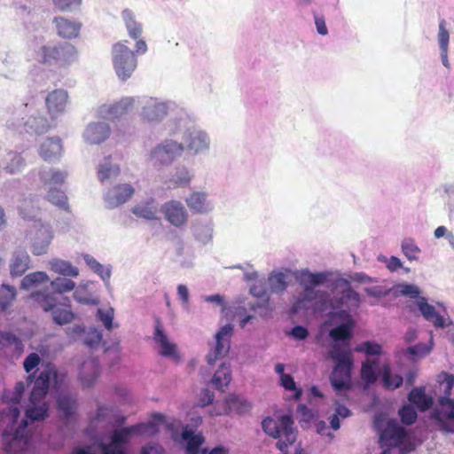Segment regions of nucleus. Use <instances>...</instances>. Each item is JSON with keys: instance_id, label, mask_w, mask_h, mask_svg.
Instances as JSON below:
<instances>
[{"instance_id": "nucleus-1", "label": "nucleus", "mask_w": 454, "mask_h": 454, "mask_svg": "<svg viewBox=\"0 0 454 454\" xmlns=\"http://www.w3.org/2000/svg\"><path fill=\"white\" fill-rule=\"evenodd\" d=\"M26 386L22 381L16 383L14 390H6L3 394V400L8 403V408L0 412V420L4 421L6 418L9 419L8 427L4 431L3 436L4 438V450L8 454H17L19 452L27 450L29 446V437L27 431V418L21 421L20 426L16 428L12 434L13 426L20 417V411L18 408Z\"/></svg>"}, {"instance_id": "nucleus-2", "label": "nucleus", "mask_w": 454, "mask_h": 454, "mask_svg": "<svg viewBox=\"0 0 454 454\" xmlns=\"http://www.w3.org/2000/svg\"><path fill=\"white\" fill-rule=\"evenodd\" d=\"M57 377V369L51 363L42 365L36 378L35 374L28 375L27 381L31 383L34 380V386L29 396V407L25 414L31 421L43 420L48 416L49 406L44 398L48 394L51 382Z\"/></svg>"}, {"instance_id": "nucleus-3", "label": "nucleus", "mask_w": 454, "mask_h": 454, "mask_svg": "<svg viewBox=\"0 0 454 454\" xmlns=\"http://www.w3.org/2000/svg\"><path fill=\"white\" fill-rule=\"evenodd\" d=\"M163 422V415L154 414L151 421L114 430L110 442L100 445V454H127L126 445L131 434L154 435L159 432V426Z\"/></svg>"}, {"instance_id": "nucleus-4", "label": "nucleus", "mask_w": 454, "mask_h": 454, "mask_svg": "<svg viewBox=\"0 0 454 454\" xmlns=\"http://www.w3.org/2000/svg\"><path fill=\"white\" fill-rule=\"evenodd\" d=\"M329 356L335 362L330 375V381L338 393L351 388V370L354 365L352 351L346 344L342 348L340 343H334L329 352Z\"/></svg>"}, {"instance_id": "nucleus-5", "label": "nucleus", "mask_w": 454, "mask_h": 454, "mask_svg": "<svg viewBox=\"0 0 454 454\" xmlns=\"http://www.w3.org/2000/svg\"><path fill=\"white\" fill-rule=\"evenodd\" d=\"M439 389L443 395L438 398V407L434 411V417L447 432L454 431V399L450 395L454 387V375L445 372L438 375Z\"/></svg>"}, {"instance_id": "nucleus-6", "label": "nucleus", "mask_w": 454, "mask_h": 454, "mask_svg": "<svg viewBox=\"0 0 454 454\" xmlns=\"http://www.w3.org/2000/svg\"><path fill=\"white\" fill-rule=\"evenodd\" d=\"M32 299L45 312H51L53 322L63 325L73 321L74 314L70 309V301L67 297L61 300L46 291H36L30 294Z\"/></svg>"}, {"instance_id": "nucleus-7", "label": "nucleus", "mask_w": 454, "mask_h": 454, "mask_svg": "<svg viewBox=\"0 0 454 454\" xmlns=\"http://www.w3.org/2000/svg\"><path fill=\"white\" fill-rule=\"evenodd\" d=\"M294 422L288 415L278 418H266L262 422L263 431L270 436L278 439L277 447L283 454H288L289 445H293L297 438Z\"/></svg>"}, {"instance_id": "nucleus-8", "label": "nucleus", "mask_w": 454, "mask_h": 454, "mask_svg": "<svg viewBox=\"0 0 454 454\" xmlns=\"http://www.w3.org/2000/svg\"><path fill=\"white\" fill-rule=\"evenodd\" d=\"M295 278L301 286H304L303 293L294 303L293 310L297 312L304 307V302L319 300L325 304L329 295L325 291H315L314 286H319L326 281L327 276L324 272L312 273L308 270H302L295 273Z\"/></svg>"}, {"instance_id": "nucleus-9", "label": "nucleus", "mask_w": 454, "mask_h": 454, "mask_svg": "<svg viewBox=\"0 0 454 454\" xmlns=\"http://www.w3.org/2000/svg\"><path fill=\"white\" fill-rule=\"evenodd\" d=\"M38 61L55 68H65L77 59L75 47L69 43H59L56 45H44L38 51Z\"/></svg>"}, {"instance_id": "nucleus-10", "label": "nucleus", "mask_w": 454, "mask_h": 454, "mask_svg": "<svg viewBox=\"0 0 454 454\" xmlns=\"http://www.w3.org/2000/svg\"><path fill=\"white\" fill-rule=\"evenodd\" d=\"M113 63L117 75L121 80H127L137 67V59L134 51L122 43L113 46Z\"/></svg>"}, {"instance_id": "nucleus-11", "label": "nucleus", "mask_w": 454, "mask_h": 454, "mask_svg": "<svg viewBox=\"0 0 454 454\" xmlns=\"http://www.w3.org/2000/svg\"><path fill=\"white\" fill-rule=\"evenodd\" d=\"M232 333L233 327L230 324L221 327L216 333L215 348L207 356V361L209 364H214L229 353Z\"/></svg>"}, {"instance_id": "nucleus-12", "label": "nucleus", "mask_w": 454, "mask_h": 454, "mask_svg": "<svg viewBox=\"0 0 454 454\" xmlns=\"http://www.w3.org/2000/svg\"><path fill=\"white\" fill-rule=\"evenodd\" d=\"M68 99V93L64 89H55L46 95L45 108L51 121H55L66 112Z\"/></svg>"}, {"instance_id": "nucleus-13", "label": "nucleus", "mask_w": 454, "mask_h": 454, "mask_svg": "<svg viewBox=\"0 0 454 454\" xmlns=\"http://www.w3.org/2000/svg\"><path fill=\"white\" fill-rule=\"evenodd\" d=\"M251 405L248 402L241 399L239 396L231 394L229 395L221 405H215L214 411H211V416H222L231 412L242 414L248 411Z\"/></svg>"}, {"instance_id": "nucleus-14", "label": "nucleus", "mask_w": 454, "mask_h": 454, "mask_svg": "<svg viewBox=\"0 0 454 454\" xmlns=\"http://www.w3.org/2000/svg\"><path fill=\"white\" fill-rule=\"evenodd\" d=\"M153 340L158 344L159 354L161 356L170 357L175 360L179 359V356L176 352V346L168 340L167 334L164 333L161 320L159 317L155 319Z\"/></svg>"}, {"instance_id": "nucleus-15", "label": "nucleus", "mask_w": 454, "mask_h": 454, "mask_svg": "<svg viewBox=\"0 0 454 454\" xmlns=\"http://www.w3.org/2000/svg\"><path fill=\"white\" fill-rule=\"evenodd\" d=\"M161 211L165 219L176 227H182L188 221V213L180 201L170 200L163 204Z\"/></svg>"}, {"instance_id": "nucleus-16", "label": "nucleus", "mask_w": 454, "mask_h": 454, "mask_svg": "<svg viewBox=\"0 0 454 454\" xmlns=\"http://www.w3.org/2000/svg\"><path fill=\"white\" fill-rule=\"evenodd\" d=\"M406 435L407 433L403 427L398 426L395 421H390L380 435V446L398 447L404 442Z\"/></svg>"}, {"instance_id": "nucleus-17", "label": "nucleus", "mask_w": 454, "mask_h": 454, "mask_svg": "<svg viewBox=\"0 0 454 454\" xmlns=\"http://www.w3.org/2000/svg\"><path fill=\"white\" fill-rule=\"evenodd\" d=\"M184 151L181 144L169 140L157 146L153 152L152 156L161 163H169L176 157L180 156Z\"/></svg>"}, {"instance_id": "nucleus-18", "label": "nucleus", "mask_w": 454, "mask_h": 454, "mask_svg": "<svg viewBox=\"0 0 454 454\" xmlns=\"http://www.w3.org/2000/svg\"><path fill=\"white\" fill-rule=\"evenodd\" d=\"M110 133L111 130L108 124L104 122L90 123L85 129L84 137L87 143L98 145L107 139Z\"/></svg>"}, {"instance_id": "nucleus-19", "label": "nucleus", "mask_w": 454, "mask_h": 454, "mask_svg": "<svg viewBox=\"0 0 454 454\" xmlns=\"http://www.w3.org/2000/svg\"><path fill=\"white\" fill-rule=\"evenodd\" d=\"M53 122L51 119L46 118L42 115L30 116L24 123H23V130L20 132H25L29 134H43L50 130V129L53 126Z\"/></svg>"}, {"instance_id": "nucleus-20", "label": "nucleus", "mask_w": 454, "mask_h": 454, "mask_svg": "<svg viewBox=\"0 0 454 454\" xmlns=\"http://www.w3.org/2000/svg\"><path fill=\"white\" fill-rule=\"evenodd\" d=\"M62 150L60 138L47 137L40 145L39 154L44 160L52 161L59 158Z\"/></svg>"}, {"instance_id": "nucleus-21", "label": "nucleus", "mask_w": 454, "mask_h": 454, "mask_svg": "<svg viewBox=\"0 0 454 454\" xmlns=\"http://www.w3.org/2000/svg\"><path fill=\"white\" fill-rule=\"evenodd\" d=\"M134 194V189L131 185L124 184L113 187L107 192V200L111 207H117L125 203Z\"/></svg>"}, {"instance_id": "nucleus-22", "label": "nucleus", "mask_w": 454, "mask_h": 454, "mask_svg": "<svg viewBox=\"0 0 454 454\" xmlns=\"http://www.w3.org/2000/svg\"><path fill=\"white\" fill-rule=\"evenodd\" d=\"M99 374V362L97 358H90L81 365L80 379L84 387H90Z\"/></svg>"}, {"instance_id": "nucleus-23", "label": "nucleus", "mask_w": 454, "mask_h": 454, "mask_svg": "<svg viewBox=\"0 0 454 454\" xmlns=\"http://www.w3.org/2000/svg\"><path fill=\"white\" fill-rule=\"evenodd\" d=\"M53 22L60 37L71 39L78 36L81 28L80 23L62 17L55 18Z\"/></svg>"}, {"instance_id": "nucleus-24", "label": "nucleus", "mask_w": 454, "mask_h": 454, "mask_svg": "<svg viewBox=\"0 0 454 454\" xmlns=\"http://www.w3.org/2000/svg\"><path fill=\"white\" fill-rule=\"evenodd\" d=\"M409 402L415 405L420 411L429 410L434 403L433 398L426 395L424 387H414L408 394Z\"/></svg>"}, {"instance_id": "nucleus-25", "label": "nucleus", "mask_w": 454, "mask_h": 454, "mask_svg": "<svg viewBox=\"0 0 454 454\" xmlns=\"http://www.w3.org/2000/svg\"><path fill=\"white\" fill-rule=\"evenodd\" d=\"M30 258L26 251H16L11 260L10 273L12 277L23 275L29 268Z\"/></svg>"}, {"instance_id": "nucleus-26", "label": "nucleus", "mask_w": 454, "mask_h": 454, "mask_svg": "<svg viewBox=\"0 0 454 454\" xmlns=\"http://www.w3.org/2000/svg\"><path fill=\"white\" fill-rule=\"evenodd\" d=\"M168 114V107L164 103L151 98L143 107V118L147 121H158Z\"/></svg>"}, {"instance_id": "nucleus-27", "label": "nucleus", "mask_w": 454, "mask_h": 454, "mask_svg": "<svg viewBox=\"0 0 454 454\" xmlns=\"http://www.w3.org/2000/svg\"><path fill=\"white\" fill-rule=\"evenodd\" d=\"M135 99L133 98H124L112 105L107 112L108 118L111 120L119 119L134 109Z\"/></svg>"}, {"instance_id": "nucleus-28", "label": "nucleus", "mask_w": 454, "mask_h": 454, "mask_svg": "<svg viewBox=\"0 0 454 454\" xmlns=\"http://www.w3.org/2000/svg\"><path fill=\"white\" fill-rule=\"evenodd\" d=\"M381 384L387 390H395L403 385V379L399 374H393L389 364H384L380 372Z\"/></svg>"}, {"instance_id": "nucleus-29", "label": "nucleus", "mask_w": 454, "mask_h": 454, "mask_svg": "<svg viewBox=\"0 0 454 454\" xmlns=\"http://www.w3.org/2000/svg\"><path fill=\"white\" fill-rule=\"evenodd\" d=\"M417 305L419 311L427 320L431 321L435 326H444V319L436 312L433 305L427 303L426 298L420 297Z\"/></svg>"}, {"instance_id": "nucleus-30", "label": "nucleus", "mask_w": 454, "mask_h": 454, "mask_svg": "<svg viewBox=\"0 0 454 454\" xmlns=\"http://www.w3.org/2000/svg\"><path fill=\"white\" fill-rule=\"evenodd\" d=\"M187 149L193 154L201 153L208 148V138L203 132H192L187 138Z\"/></svg>"}, {"instance_id": "nucleus-31", "label": "nucleus", "mask_w": 454, "mask_h": 454, "mask_svg": "<svg viewBox=\"0 0 454 454\" xmlns=\"http://www.w3.org/2000/svg\"><path fill=\"white\" fill-rule=\"evenodd\" d=\"M52 239L51 233L47 229L39 230L35 239L31 251L35 255H42L47 252L48 247Z\"/></svg>"}, {"instance_id": "nucleus-32", "label": "nucleus", "mask_w": 454, "mask_h": 454, "mask_svg": "<svg viewBox=\"0 0 454 454\" xmlns=\"http://www.w3.org/2000/svg\"><path fill=\"white\" fill-rule=\"evenodd\" d=\"M231 380V373L230 364H222L219 369L215 372L212 383L214 387L224 392V387H228Z\"/></svg>"}, {"instance_id": "nucleus-33", "label": "nucleus", "mask_w": 454, "mask_h": 454, "mask_svg": "<svg viewBox=\"0 0 454 454\" xmlns=\"http://www.w3.org/2000/svg\"><path fill=\"white\" fill-rule=\"evenodd\" d=\"M51 291L45 290L49 294H54L56 297L61 300L62 295L74 289L75 283L66 278H57L51 281Z\"/></svg>"}, {"instance_id": "nucleus-34", "label": "nucleus", "mask_w": 454, "mask_h": 454, "mask_svg": "<svg viewBox=\"0 0 454 454\" xmlns=\"http://www.w3.org/2000/svg\"><path fill=\"white\" fill-rule=\"evenodd\" d=\"M189 208L195 213H205L207 211V194L205 192H194L185 200Z\"/></svg>"}, {"instance_id": "nucleus-35", "label": "nucleus", "mask_w": 454, "mask_h": 454, "mask_svg": "<svg viewBox=\"0 0 454 454\" xmlns=\"http://www.w3.org/2000/svg\"><path fill=\"white\" fill-rule=\"evenodd\" d=\"M50 280L48 275L43 271L32 272L23 278L20 283L22 289L29 290L39 286L41 284Z\"/></svg>"}, {"instance_id": "nucleus-36", "label": "nucleus", "mask_w": 454, "mask_h": 454, "mask_svg": "<svg viewBox=\"0 0 454 454\" xmlns=\"http://www.w3.org/2000/svg\"><path fill=\"white\" fill-rule=\"evenodd\" d=\"M50 265L52 271L63 276L77 277L79 274L78 269L72 266V264L67 261L53 259L50 262Z\"/></svg>"}, {"instance_id": "nucleus-37", "label": "nucleus", "mask_w": 454, "mask_h": 454, "mask_svg": "<svg viewBox=\"0 0 454 454\" xmlns=\"http://www.w3.org/2000/svg\"><path fill=\"white\" fill-rule=\"evenodd\" d=\"M16 295L15 287L9 285L0 286V313L5 312L12 306Z\"/></svg>"}, {"instance_id": "nucleus-38", "label": "nucleus", "mask_w": 454, "mask_h": 454, "mask_svg": "<svg viewBox=\"0 0 454 454\" xmlns=\"http://www.w3.org/2000/svg\"><path fill=\"white\" fill-rule=\"evenodd\" d=\"M184 440H187L186 452L187 454H199L200 448L204 442V437L201 434H193V432L184 430L182 434Z\"/></svg>"}, {"instance_id": "nucleus-39", "label": "nucleus", "mask_w": 454, "mask_h": 454, "mask_svg": "<svg viewBox=\"0 0 454 454\" xmlns=\"http://www.w3.org/2000/svg\"><path fill=\"white\" fill-rule=\"evenodd\" d=\"M379 361L367 359L361 367V378L366 385L374 384L377 380L376 368Z\"/></svg>"}, {"instance_id": "nucleus-40", "label": "nucleus", "mask_w": 454, "mask_h": 454, "mask_svg": "<svg viewBox=\"0 0 454 454\" xmlns=\"http://www.w3.org/2000/svg\"><path fill=\"white\" fill-rule=\"evenodd\" d=\"M122 18L125 21L129 35L133 39H137L142 34V26L135 20L131 11L126 9L122 12Z\"/></svg>"}, {"instance_id": "nucleus-41", "label": "nucleus", "mask_w": 454, "mask_h": 454, "mask_svg": "<svg viewBox=\"0 0 454 454\" xmlns=\"http://www.w3.org/2000/svg\"><path fill=\"white\" fill-rule=\"evenodd\" d=\"M347 287L342 290L339 303L340 306L347 305L348 307H358L360 303V296L354 289H352L348 281H345Z\"/></svg>"}, {"instance_id": "nucleus-42", "label": "nucleus", "mask_w": 454, "mask_h": 454, "mask_svg": "<svg viewBox=\"0 0 454 454\" xmlns=\"http://www.w3.org/2000/svg\"><path fill=\"white\" fill-rule=\"evenodd\" d=\"M7 160H10V162H7L4 166V170L6 173L9 174H15L21 170V168L24 167V160L20 156V154L13 152H10L7 154Z\"/></svg>"}, {"instance_id": "nucleus-43", "label": "nucleus", "mask_w": 454, "mask_h": 454, "mask_svg": "<svg viewBox=\"0 0 454 454\" xmlns=\"http://www.w3.org/2000/svg\"><path fill=\"white\" fill-rule=\"evenodd\" d=\"M59 410L66 418L73 415L75 409V400L69 395H61L58 399Z\"/></svg>"}, {"instance_id": "nucleus-44", "label": "nucleus", "mask_w": 454, "mask_h": 454, "mask_svg": "<svg viewBox=\"0 0 454 454\" xmlns=\"http://www.w3.org/2000/svg\"><path fill=\"white\" fill-rule=\"evenodd\" d=\"M47 199L51 203L59 207L60 208H67V198L66 194L59 189L51 188L48 192Z\"/></svg>"}, {"instance_id": "nucleus-45", "label": "nucleus", "mask_w": 454, "mask_h": 454, "mask_svg": "<svg viewBox=\"0 0 454 454\" xmlns=\"http://www.w3.org/2000/svg\"><path fill=\"white\" fill-rule=\"evenodd\" d=\"M355 351L364 353L366 356H380L382 353V347L379 343L367 340L357 345Z\"/></svg>"}, {"instance_id": "nucleus-46", "label": "nucleus", "mask_w": 454, "mask_h": 454, "mask_svg": "<svg viewBox=\"0 0 454 454\" xmlns=\"http://www.w3.org/2000/svg\"><path fill=\"white\" fill-rule=\"evenodd\" d=\"M286 275L282 272L271 274L269 277V283L272 292L279 293L283 292L287 287V282L286 280Z\"/></svg>"}, {"instance_id": "nucleus-47", "label": "nucleus", "mask_w": 454, "mask_h": 454, "mask_svg": "<svg viewBox=\"0 0 454 454\" xmlns=\"http://www.w3.org/2000/svg\"><path fill=\"white\" fill-rule=\"evenodd\" d=\"M329 335L333 340H343V341H348L352 337L350 327L345 324H342L340 325H338V326L333 328L330 331Z\"/></svg>"}, {"instance_id": "nucleus-48", "label": "nucleus", "mask_w": 454, "mask_h": 454, "mask_svg": "<svg viewBox=\"0 0 454 454\" xmlns=\"http://www.w3.org/2000/svg\"><path fill=\"white\" fill-rule=\"evenodd\" d=\"M132 212L136 215L148 220L157 219V209L150 204L137 205L133 207Z\"/></svg>"}, {"instance_id": "nucleus-49", "label": "nucleus", "mask_w": 454, "mask_h": 454, "mask_svg": "<svg viewBox=\"0 0 454 454\" xmlns=\"http://www.w3.org/2000/svg\"><path fill=\"white\" fill-rule=\"evenodd\" d=\"M401 421L405 425H411L415 423L418 418L417 411L415 409L410 405H403L398 411Z\"/></svg>"}, {"instance_id": "nucleus-50", "label": "nucleus", "mask_w": 454, "mask_h": 454, "mask_svg": "<svg viewBox=\"0 0 454 454\" xmlns=\"http://www.w3.org/2000/svg\"><path fill=\"white\" fill-rule=\"evenodd\" d=\"M120 173V168L118 166L112 165L110 163L101 164L98 168V179L101 182H104L109 179L111 176H116Z\"/></svg>"}, {"instance_id": "nucleus-51", "label": "nucleus", "mask_w": 454, "mask_h": 454, "mask_svg": "<svg viewBox=\"0 0 454 454\" xmlns=\"http://www.w3.org/2000/svg\"><path fill=\"white\" fill-rule=\"evenodd\" d=\"M74 298L76 301L83 304L98 305L99 303V300L89 294L85 287L77 288L74 293Z\"/></svg>"}, {"instance_id": "nucleus-52", "label": "nucleus", "mask_w": 454, "mask_h": 454, "mask_svg": "<svg viewBox=\"0 0 454 454\" xmlns=\"http://www.w3.org/2000/svg\"><path fill=\"white\" fill-rule=\"evenodd\" d=\"M114 316V311L113 308H109L107 309H98L97 310L98 320H99L108 331L113 329Z\"/></svg>"}, {"instance_id": "nucleus-53", "label": "nucleus", "mask_w": 454, "mask_h": 454, "mask_svg": "<svg viewBox=\"0 0 454 454\" xmlns=\"http://www.w3.org/2000/svg\"><path fill=\"white\" fill-rule=\"evenodd\" d=\"M281 386L289 391H294V399L299 400L301 396L302 391L296 387L294 378L290 374H283L280 378Z\"/></svg>"}, {"instance_id": "nucleus-54", "label": "nucleus", "mask_w": 454, "mask_h": 454, "mask_svg": "<svg viewBox=\"0 0 454 454\" xmlns=\"http://www.w3.org/2000/svg\"><path fill=\"white\" fill-rule=\"evenodd\" d=\"M402 250L410 261L417 259V254L420 252V249L411 239H406L403 241Z\"/></svg>"}, {"instance_id": "nucleus-55", "label": "nucleus", "mask_w": 454, "mask_h": 454, "mask_svg": "<svg viewBox=\"0 0 454 454\" xmlns=\"http://www.w3.org/2000/svg\"><path fill=\"white\" fill-rule=\"evenodd\" d=\"M102 341V333L96 328H91L84 338V344L90 348L98 346Z\"/></svg>"}, {"instance_id": "nucleus-56", "label": "nucleus", "mask_w": 454, "mask_h": 454, "mask_svg": "<svg viewBox=\"0 0 454 454\" xmlns=\"http://www.w3.org/2000/svg\"><path fill=\"white\" fill-rule=\"evenodd\" d=\"M449 40L450 35L448 30L446 29V21L442 20L439 23V33H438V41L440 49H448L449 47Z\"/></svg>"}, {"instance_id": "nucleus-57", "label": "nucleus", "mask_w": 454, "mask_h": 454, "mask_svg": "<svg viewBox=\"0 0 454 454\" xmlns=\"http://www.w3.org/2000/svg\"><path fill=\"white\" fill-rule=\"evenodd\" d=\"M88 264L96 273L101 277L103 280H108L110 278L111 274L109 270L105 269V267L95 259L92 258L88 261Z\"/></svg>"}, {"instance_id": "nucleus-58", "label": "nucleus", "mask_w": 454, "mask_h": 454, "mask_svg": "<svg viewBox=\"0 0 454 454\" xmlns=\"http://www.w3.org/2000/svg\"><path fill=\"white\" fill-rule=\"evenodd\" d=\"M40 362H41V358L38 354H36V353L29 354L26 357V359L23 363V366H24L26 372L29 373L32 370H34L35 368H36L39 365Z\"/></svg>"}, {"instance_id": "nucleus-59", "label": "nucleus", "mask_w": 454, "mask_h": 454, "mask_svg": "<svg viewBox=\"0 0 454 454\" xmlns=\"http://www.w3.org/2000/svg\"><path fill=\"white\" fill-rule=\"evenodd\" d=\"M400 293L403 295L410 296L411 298H417L419 294V290L413 285H403L400 288Z\"/></svg>"}, {"instance_id": "nucleus-60", "label": "nucleus", "mask_w": 454, "mask_h": 454, "mask_svg": "<svg viewBox=\"0 0 454 454\" xmlns=\"http://www.w3.org/2000/svg\"><path fill=\"white\" fill-rule=\"evenodd\" d=\"M27 209H32L34 211V206L32 205V200H25L23 203L20 206V214L24 219H32L35 215L31 213H27Z\"/></svg>"}, {"instance_id": "nucleus-61", "label": "nucleus", "mask_w": 454, "mask_h": 454, "mask_svg": "<svg viewBox=\"0 0 454 454\" xmlns=\"http://www.w3.org/2000/svg\"><path fill=\"white\" fill-rule=\"evenodd\" d=\"M164 449L158 443H151L142 449L141 454H163Z\"/></svg>"}, {"instance_id": "nucleus-62", "label": "nucleus", "mask_w": 454, "mask_h": 454, "mask_svg": "<svg viewBox=\"0 0 454 454\" xmlns=\"http://www.w3.org/2000/svg\"><path fill=\"white\" fill-rule=\"evenodd\" d=\"M66 177L67 174L65 172L53 171L46 183L49 184H62Z\"/></svg>"}, {"instance_id": "nucleus-63", "label": "nucleus", "mask_w": 454, "mask_h": 454, "mask_svg": "<svg viewBox=\"0 0 454 454\" xmlns=\"http://www.w3.org/2000/svg\"><path fill=\"white\" fill-rule=\"evenodd\" d=\"M215 398V395L212 391L208 389H204L201 392V396L200 399V405L204 407L209 405L213 403Z\"/></svg>"}, {"instance_id": "nucleus-64", "label": "nucleus", "mask_w": 454, "mask_h": 454, "mask_svg": "<svg viewBox=\"0 0 454 454\" xmlns=\"http://www.w3.org/2000/svg\"><path fill=\"white\" fill-rule=\"evenodd\" d=\"M291 334L297 340H304L308 337L309 332L307 328L297 325L292 329Z\"/></svg>"}]
</instances>
